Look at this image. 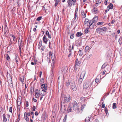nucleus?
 Returning <instances> with one entry per match:
<instances>
[{
	"label": "nucleus",
	"mask_w": 122,
	"mask_h": 122,
	"mask_svg": "<svg viewBox=\"0 0 122 122\" xmlns=\"http://www.w3.org/2000/svg\"><path fill=\"white\" fill-rule=\"evenodd\" d=\"M35 115H36V116H37L38 115V112L36 111V112L35 113Z\"/></svg>",
	"instance_id": "obj_55"
},
{
	"label": "nucleus",
	"mask_w": 122,
	"mask_h": 122,
	"mask_svg": "<svg viewBox=\"0 0 122 122\" xmlns=\"http://www.w3.org/2000/svg\"><path fill=\"white\" fill-rule=\"evenodd\" d=\"M62 70H61L62 72L63 73V80L64 81L66 77L67 76L66 71L68 69L66 66H64L62 68Z\"/></svg>",
	"instance_id": "obj_5"
},
{
	"label": "nucleus",
	"mask_w": 122,
	"mask_h": 122,
	"mask_svg": "<svg viewBox=\"0 0 122 122\" xmlns=\"http://www.w3.org/2000/svg\"><path fill=\"white\" fill-rule=\"evenodd\" d=\"M107 2L106 1H104V3L105 5H107Z\"/></svg>",
	"instance_id": "obj_60"
},
{
	"label": "nucleus",
	"mask_w": 122,
	"mask_h": 122,
	"mask_svg": "<svg viewBox=\"0 0 122 122\" xmlns=\"http://www.w3.org/2000/svg\"><path fill=\"white\" fill-rule=\"evenodd\" d=\"M55 0L56 2V3L55 5V6H56L59 3L60 0Z\"/></svg>",
	"instance_id": "obj_25"
},
{
	"label": "nucleus",
	"mask_w": 122,
	"mask_h": 122,
	"mask_svg": "<svg viewBox=\"0 0 122 122\" xmlns=\"http://www.w3.org/2000/svg\"><path fill=\"white\" fill-rule=\"evenodd\" d=\"M90 28H88V27H87L86 28V29L85 32L86 34L88 32V29Z\"/></svg>",
	"instance_id": "obj_32"
},
{
	"label": "nucleus",
	"mask_w": 122,
	"mask_h": 122,
	"mask_svg": "<svg viewBox=\"0 0 122 122\" xmlns=\"http://www.w3.org/2000/svg\"><path fill=\"white\" fill-rule=\"evenodd\" d=\"M99 79L96 78L95 80V81L96 83H97L99 81Z\"/></svg>",
	"instance_id": "obj_47"
},
{
	"label": "nucleus",
	"mask_w": 122,
	"mask_h": 122,
	"mask_svg": "<svg viewBox=\"0 0 122 122\" xmlns=\"http://www.w3.org/2000/svg\"><path fill=\"white\" fill-rule=\"evenodd\" d=\"M44 81V79H41L40 82L41 83H42Z\"/></svg>",
	"instance_id": "obj_52"
},
{
	"label": "nucleus",
	"mask_w": 122,
	"mask_h": 122,
	"mask_svg": "<svg viewBox=\"0 0 122 122\" xmlns=\"http://www.w3.org/2000/svg\"><path fill=\"white\" fill-rule=\"evenodd\" d=\"M74 36V34H72L70 36V37L71 39H73Z\"/></svg>",
	"instance_id": "obj_41"
},
{
	"label": "nucleus",
	"mask_w": 122,
	"mask_h": 122,
	"mask_svg": "<svg viewBox=\"0 0 122 122\" xmlns=\"http://www.w3.org/2000/svg\"><path fill=\"white\" fill-rule=\"evenodd\" d=\"M42 74V72L40 71V76H39L40 77H41V76Z\"/></svg>",
	"instance_id": "obj_62"
},
{
	"label": "nucleus",
	"mask_w": 122,
	"mask_h": 122,
	"mask_svg": "<svg viewBox=\"0 0 122 122\" xmlns=\"http://www.w3.org/2000/svg\"><path fill=\"white\" fill-rule=\"evenodd\" d=\"M36 64V62H35V61L34 63L33 62H31V64L32 65H34L35 64Z\"/></svg>",
	"instance_id": "obj_48"
},
{
	"label": "nucleus",
	"mask_w": 122,
	"mask_h": 122,
	"mask_svg": "<svg viewBox=\"0 0 122 122\" xmlns=\"http://www.w3.org/2000/svg\"><path fill=\"white\" fill-rule=\"evenodd\" d=\"M67 119V115H66L63 119V122H66Z\"/></svg>",
	"instance_id": "obj_34"
},
{
	"label": "nucleus",
	"mask_w": 122,
	"mask_h": 122,
	"mask_svg": "<svg viewBox=\"0 0 122 122\" xmlns=\"http://www.w3.org/2000/svg\"><path fill=\"white\" fill-rule=\"evenodd\" d=\"M3 121L4 122H6L7 121V118L5 117V115L4 114L3 115Z\"/></svg>",
	"instance_id": "obj_18"
},
{
	"label": "nucleus",
	"mask_w": 122,
	"mask_h": 122,
	"mask_svg": "<svg viewBox=\"0 0 122 122\" xmlns=\"http://www.w3.org/2000/svg\"><path fill=\"white\" fill-rule=\"evenodd\" d=\"M65 106L66 105H61V109H62V111L63 112H64V111H63V110L65 111L66 109Z\"/></svg>",
	"instance_id": "obj_22"
},
{
	"label": "nucleus",
	"mask_w": 122,
	"mask_h": 122,
	"mask_svg": "<svg viewBox=\"0 0 122 122\" xmlns=\"http://www.w3.org/2000/svg\"><path fill=\"white\" fill-rule=\"evenodd\" d=\"M98 17L97 16H95L93 19L92 20H91V24L94 25V26L96 22L98 20Z\"/></svg>",
	"instance_id": "obj_10"
},
{
	"label": "nucleus",
	"mask_w": 122,
	"mask_h": 122,
	"mask_svg": "<svg viewBox=\"0 0 122 122\" xmlns=\"http://www.w3.org/2000/svg\"><path fill=\"white\" fill-rule=\"evenodd\" d=\"M89 46H86L85 47V51H87L89 49Z\"/></svg>",
	"instance_id": "obj_39"
},
{
	"label": "nucleus",
	"mask_w": 122,
	"mask_h": 122,
	"mask_svg": "<svg viewBox=\"0 0 122 122\" xmlns=\"http://www.w3.org/2000/svg\"><path fill=\"white\" fill-rule=\"evenodd\" d=\"M71 108L70 107H68V108L67 110V111L68 112H71Z\"/></svg>",
	"instance_id": "obj_35"
},
{
	"label": "nucleus",
	"mask_w": 122,
	"mask_h": 122,
	"mask_svg": "<svg viewBox=\"0 0 122 122\" xmlns=\"http://www.w3.org/2000/svg\"><path fill=\"white\" fill-rule=\"evenodd\" d=\"M12 35V37L13 38V40H14L15 38V37L13 35Z\"/></svg>",
	"instance_id": "obj_57"
},
{
	"label": "nucleus",
	"mask_w": 122,
	"mask_h": 122,
	"mask_svg": "<svg viewBox=\"0 0 122 122\" xmlns=\"http://www.w3.org/2000/svg\"><path fill=\"white\" fill-rule=\"evenodd\" d=\"M5 57L7 60L9 61L10 60V57L9 56V55L8 54H7L5 56Z\"/></svg>",
	"instance_id": "obj_23"
},
{
	"label": "nucleus",
	"mask_w": 122,
	"mask_h": 122,
	"mask_svg": "<svg viewBox=\"0 0 122 122\" xmlns=\"http://www.w3.org/2000/svg\"><path fill=\"white\" fill-rule=\"evenodd\" d=\"M81 63V62L80 61H79L78 60V59L77 58H76V59L75 64V65L74 66V70H77V68L76 67V66H80Z\"/></svg>",
	"instance_id": "obj_9"
},
{
	"label": "nucleus",
	"mask_w": 122,
	"mask_h": 122,
	"mask_svg": "<svg viewBox=\"0 0 122 122\" xmlns=\"http://www.w3.org/2000/svg\"><path fill=\"white\" fill-rule=\"evenodd\" d=\"M70 85V82L69 80H68L66 82V86H68Z\"/></svg>",
	"instance_id": "obj_40"
},
{
	"label": "nucleus",
	"mask_w": 122,
	"mask_h": 122,
	"mask_svg": "<svg viewBox=\"0 0 122 122\" xmlns=\"http://www.w3.org/2000/svg\"><path fill=\"white\" fill-rule=\"evenodd\" d=\"M112 108L113 109H115L117 108L116 104V103H113V104Z\"/></svg>",
	"instance_id": "obj_28"
},
{
	"label": "nucleus",
	"mask_w": 122,
	"mask_h": 122,
	"mask_svg": "<svg viewBox=\"0 0 122 122\" xmlns=\"http://www.w3.org/2000/svg\"><path fill=\"white\" fill-rule=\"evenodd\" d=\"M20 81H22V82H23L24 80V79L23 78V79H22L21 78L20 79Z\"/></svg>",
	"instance_id": "obj_61"
},
{
	"label": "nucleus",
	"mask_w": 122,
	"mask_h": 122,
	"mask_svg": "<svg viewBox=\"0 0 122 122\" xmlns=\"http://www.w3.org/2000/svg\"><path fill=\"white\" fill-rule=\"evenodd\" d=\"M24 117L26 121H29V118L27 116V113L25 112L24 114Z\"/></svg>",
	"instance_id": "obj_19"
},
{
	"label": "nucleus",
	"mask_w": 122,
	"mask_h": 122,
	"mask_svg": "<svg viewBox=\"0 0 122 122\" xmlns=\"http://www.w3.org/2000/svg\"><path fill=\"white\" fill-rule=\"evenodd\" d=\"M104 23V22H99L97 23V25H103Z\"/></svg>",
	"instance_id": "obj_27"
},
{
	"label": "nucleus",
	"mask_w": 122,
	"mask_h": 122,
	"mask_svg": "<svg viewBox=\"0 0 122 122\" xmlns=\"http://www.w3.org/2000/svg\"><path fill=\"white\" fill-rule=\"evenodd\" d=\"M107 66V65H106L105 64V63H104L102 66L101 68L102 69H104Z\"/></svg>",
	"instance_id": "obj_38"
},
{
	"label": "nucleus",
	"mask_w": 122,
	"mask_h": 122,
	"mask_svg": "<svg viewBox=\"0 0 122 122\" xmlns=\"http://www.w3.org/2000/svg\"><path fill=\"white\" fill-rule=\"evenodd\" d=\"M105 113H106V114H108V109L107 108H105Z\"/></svg>",
	"instance_id": "obj_43"
},
{
	"label": "nucleus",
	"mask_w": 122,
	"mask_h": 122,
	"mask_svg": "<svg viewBox=\"0 0 122 122\" xmlns=\"http://www.w3.org/2000/svg\"><path fill=\"white\" fill-rule=\"evenodd\" d=\"M50 56H47V57L46 59V61L48 62H49L50 61Z\"/></svg>",
	"instance_id": "obj_36"
},
{
	"label": "nucleus",
	"mask_w": 122,
	"mask_h": 122,
	"mask_svg": "<svg viewBox=\"0 0 122 122\" xmlns=\"http://www.w3.org/2000/svg\"><path fill=\"white\" fill-rule=\"evenodd\" d=\"M115 22V20H112V21H111V23L112 24H113Z\"/></svg>",
	"instance_id": "obj_56"
},
{
	"label": "nucleus",
	"mask_w": 122,
	"mask_h": 122,
	"mask_svg": "<svg viewBox=\"0 0 122 122\" xmlns=\"http://www.w3.org/2000/svg\"><path fill=\"white\" fill-rule=\"evenodd\" d=\"M105 104L103 102L102 103V107L103 108H104L105 107Z\"/></svg>",
	"instance_id": "obj_54"
},
{
	"label": "nucleus",
	"mask_w": 122,
	"mask_h": 122,
	"mask_svg": "<svg viewBox=\"0 0 122 122\" xmlns=\"http://www.w3.org/2000/svg\"><path fill=\"white\" fill-rule=\"evenodd\" d=\"M82 80H82V79L79 78V79L78 80V83L79 84H81L82 83Z\"/></svg>",
	"instance_id": "obj_30"
},
{
	"label": "nucleus",
	"mask_w": 122,
	"mask_h": 122,
	"mask_svg": "<svg viewBox=\"0 0 122 122\" xmlns=\"http://www.w3.org/2000/svg\"><path fill=\"white\" fill-rule=\"evenodd\" d=\"M82 35V33L81 32H78L76 33V36L77 37H79L81 36Z\"/></svg>",
	"instance_id": "obj_21"
},
{
	"label": "nucleus",
	"mask_w": 122,
	"mask_h": 122,
	"mask_svg": "<svg viewBox=\"0 0 122 122\" xmlns=\"http://www.w3.org/2000/svg\"><path fill=\"white\" fill-rule=\"evenodd\" d=\"M85 73L84 72H82V73H81L80 76V77L79 78L81 79L82 80H83L84 77L85 76Z\"/></svg>",
	"instance_id": "obj_12"
},
{
	"label": "nucleus",
	"mask_w": 122,
	"mask_h": 122,
	"mask_svg": "<svg viewBox=\"0 0 122 122\" xmlns=\"http://www.w3.org/2000/svg\"><path fill=\"white\" fill-rule=\"evenodd\" d=\"M49 56H51V59H52V61H53V64L52 66H53L54 65V58H53V59L52 58V56H53L52 53L51 52H50L49 53Z\"/></svg>",
	"instance_id": "obj_17"
},
{
	"label": "nucleus",
	"mask_w": 122,
	"mask_h": 122,
	"mask_svg": "<svg viewBox=\"0 0 122 122\" xmlns=\"http://www.w3.org/2000/svg\"><path fill=\"white\" fill-rule=\"evenodd\" d=\"M81 14L82 15L81 17L82 18H85L86 17V14L84 11L82 12Z\"/></svg>",
	"instance_id": "obj_20"
},
{
	"label": "nucleus",
	"mask_w": 122,
	"mask_h": 122,
	"mask_svg": "<svg viewBox=\"0 0 122 122\" xmlns=\"http://www.w3.org/2000/svg\"><path fill=\"white\" fill-rule=\"evenodd\" d=\"M32 100L35 102H37V100L36 99H35L34 97L33 98Z\"/></svg>",
	"instance_id": "obj_53"
},
{
	"label": "nucleus",
	"mask_w": 122,
	"mask_h": 122,
	"mask_svg": "<svg viewBox=\"0 0 122 122\" xmlns=\"http://www.w3.org/2000/svg\"><path fill=\"white\" fill-rule=\"evenodd\" d=\"M58 89H59V88H60V87L61 86V85H60V81H59V80H58Z\"/></svg>",
	"instance_id": "obj_31"
},
{
	"label": "nucleus",
	"mask_w": 122,
	"mask_h": 122,
	"mask_svg": "<svg viewBox=\"0 0 122 122\" xmlns=\"http://www.w3.org/2000/svg\"><path fill=\"white\" fill-rule=\"evenodd\" d=\"M108 6L110 8V9H112L113 8V5L112 3H110Z\"/></svg>",
	"instance_id": "obj_26"
},
{
	"label": "nucleus",
	"mask_w": 122,
	"mask_h": 122,
	"mask_svg": "<svg viewBox=\"0 0 122 122\" xmlns=\"http://www.w3.org/2000/svg\"><path fill=\"white\" fill-rule=\"evenodd\" d=\"M70 86L72 90L74 91H76L77 90V87L75 84L73 82L71 84Z\"/></svg>",
	"instance_id": "obj_11"
},
{
	"label": "nucleus",
	"mask_w": 122,
	"mask_h": 122,
	"mask_svg": "<svg viewBox=\"0 0 122 122\" xmlns=\"http://www.w3.org/2000/svg\"><path fill=\"white\" fill-rule=\"evenodd\" d=\"M78 104L77 102L75 101H74L73 102V109L75 111H76V112L78 113L79 110V108L78 106Z\"/></svg>",
	"instance_id": "obj_7"
},
{
	"label": "nucleus",
	"mask_w": 122,
	"mask_h": 122,
	"mask_svg": "<svg viewBox=\"0 0 122 122\" xmlns=\"http://www.w3.org/2000/svg\"><path fill=\"white\" fill-rule=\"evenodd\" d=\"M76 2V0H68L67 1L68 4V6L70 7L72 5H74L75 4Z\"/></svg>",
	"instance_id": "obj_8"
},
{
	"label": "nucleus",
	"mask_w": 122,
	"mask_h": 122,
	"mask_svg": "<svg viewBox=\"0 0 122 122\" xmlns=\"http://www.w3.org/2000/svg\"><path fill=\"white\" fill-rule=\"evenodd\" d=\"M71 46H70L69 47L68 50L70 52H71Z\"/></svg>",
	"instance_id": "obj_42"
},
{
	"label": "nucleus",
	"mask_w": 122,
	"mask_h": 122,
	"mask_svg": "<svg viewBox=\"0 0 122 122\" xmlns=\"http://www.w3.org/2000/svg\"><path fill=\"white\" fill-rule=\"evenodd\" d=\"M20 119V114H19L18 116V120L16 121V122H19V120Z\"/></svg>",
	"instance_id": "obj_44"
},
{
	"label": "nucleus",
	"mask_w": 122,
	"mask_h": 122,
	"mask_svg": "<svg viewBox=\"0 0 122 122\" xmlns=\"http://www.w3.org/2000/svg\"><path fill=\"white\" fill-rule=\"evenodd\" d=\"M78 53L79 55L80 56H82L83 54V53L81 50H79V51Z\"/></svg>",
	"instance_id": "obj_33"
},
{
	"label": "nucleus",
	"mask_w": 122,
	"mask_h": 122,
	"mask_svg": "<svg viewBox=\"0 0 122 122\" xmlns=\"http://www.w3.org/2000/svg\"><path fill=\"white\" fill-rule=\"evenodd\" d=\"M9 109L10 112L11 113L12 111V107H10L9 108Z\"/></svg>",
	"instance_id": "obj_45"
},
{
	"label": "nucleus",
	"mask_w": 122,
	"mask_h": 122,
	"mask_svg": "<svg viewBox=\"0 0 122 122\" xmlns=\"http://www.w3.org/2000/svg\"><path fill=\"white\" fill-rule=\"evenodd\" d=\"M36 109V107L35 106H33V110L32 111H35Z\"/></svg>",
	"instance_id": "obj_50"
},
{
	"label": "nucleus",
	"mask_w": 122,
	"mask_h": 122,
	"mask_svg": "<svg viewBox=\"0 0 122 122\" xmlns=\"http://www.w3.org/2000/svg\"><path fill=\"white\" fill-rule=\"evenodd\" d=\"M85 106L86 105L85 104H83L82 105H81V110H83V109L85 107Z\"/></svg>",
	"instance_id": "obj_37"
},
{
	"label": "nucleus",
	"mask_w": 122,
	"mask_h": 122,
	"mask_svg": "<svg viewBox=\"0 0 122 122\" xmlns=\"http://www.w3.org/2000/svg\"><path fill=\"white\" fill-rule=\"evenodd\" d=\"M90 118L89 117H87L85 119V122H89L90 121Z\"/></svg>",
	"instance_id": "obj_29"
},
{
	"label": "nucleus",
	"mask_w": 122,
	"mask_h": 122,
	"mask_svg": "<svg viewBox=\"0 0 122 122\" xmlns=\"http://www.w3.org/2000/svg\"><path fill=\"white\" fill-rule=\"evenodd\" d=\"M41 88L39 90V93L40 95L44 96L46 94L47 86H45L44 84H42L41 86Z\"/></svg>",
	"instance_id": "obj_1"
},
{
	"label": "nucleus",
	"mask_w": 122,
	"mask_h": 122,
	"mask_svg": "<svg viewBox=\"0 0 122 122\" xmlns=\"http://www.w3.org/2000/svg\"><path fill=\"white\" fill-rule=\"evenodd\" d=\"M93 12L94 13V14H95L97 13L98 12V10L96 8H94L92 10Z\"/></svg>",
	"instance_id": "obj_14"
},
{
	"label": "nucleus",
	"mask_w": 122,
	"mask_h": 122,
	"mask_svg": "<svg viewBox=\"0 0 122 122\" xmlns=\"http://www.w3.org/2000/svg\"><path fill=\"white\" fill-rule=\"evenodd\" d=\"M46 36H47L49 38H51V36L50 34H49L48 31V30H47L46 32Z\"/></svg>",
	"instance_id": "obj_16"
},
{
	"label": "nucleus",
	"mask_w": 122,
	"mask_h": 122,
	"mask_svg": "<svg viewBox=\"0 0 122 122\" xmlns=\"http://www.w3.org/2000/svg\"><path fill=\"white\" fill-rule=\"evenodd\" d=\"M93 82L90 80H89L85 82L83 85V88L86 89L89 86H91L92 85Z\"/></svg>",
	"instance_id": "obj_4"
},
{
	"label": "nucleus",
	"mask_w": 122,
	"mask_h": 122,
	"mask_svg": "<svg viewBox=\"0 0 122 122\" xmlns=\"http://www.w3.org/2000/svg\"><path fill=\"white\" fill-rule=\"evenodd\" d=\"M91 20L89 21V20L87 18L86 19L84 22V24L85 26L87 25V27H88V28L92 29L94 27V25L91 24Z\"/></svg>",
	"instance_id": "obj_3"
},
{
	"label": "nucleus",
	"mask_w": 122,
	"mask_h": 122,
	"mask_svg": "<svg viewBox=\"0 0 122 122\" xmlns=\"http://www.w3.org/2000/svg\"><path fill=\"white\" fill-rule=\"evenodd\" d=\"M77 14H76H76L75 15V17L74 18L75 19V20H76V19L77 17Z\"/></svg>",
	"instance_id": "obj_64"
},
{
	"label": "nucleus",
	"mask_w": 122,
	"mask_h": 122,
	"mask_svg": "<svg viewBox=\"0 0 122 122\" xmlns=\"http://www.w3.org/2000/svg\"><path fill=\"white\" fill-rule=\"evenodd\" d=\"M43 41L46 44L47 41V38L46 36L44 35L43 38Z\"/></svg>",
	"instance_id": "obj_15"
},
{
	"label": "nucleus",
	"mask_w": 122,
	"mask_h": 122,
	"mask_svg": "<svg viewBox=\"0 0 122 122\" xmlns=\"http://www.w3.org/2000/svg\"><path fill=\"white\" fill-rule=\"evenodd\" d=\"M109 7V6H107V11H109L110 9V8Z\"/></svg>",
	"instance_id": "obj_58"
},
{
	"label": "nucleus",
	"mask_w": 122,
	"mask_h": 122,
	"mask_svg": "<svg viewBox=\"0 0 122 122\" xmlns=\"http://www.w3.org/2000/svg\"><path fill=\"white\" fill-rule=\"evenodd\" d=\"M26 107H27L28 106V102L27 101H26Z\"/></svg>",
	"instance_id": "obj_49"
},
{
	"label": "nucleus",
	"mask_w": 122,
	"mask_h": 122,
	"mask_svg": "<svg viewBox=\"0 0 122 122\" xmlns=\"http://www.w3.org/2000/svg\"><path fill=\"white\" fill-rule=\"evenodd\" d=\"M61 97H64L65 102H69L71 100V97L70 95L63 92L61 93Z\"/></svg>",
	"instance_id": "obj_2"
},
{
	"label": "nucleus",
	"mask_w": 122,
	"mask_h": 122,
	"mask_svg": "<svg viewBox=\"0 0 122 122\" xmlns=\"http://www.w3.org/2000/svg\"><path fill=\"white\" fill-rule=\"evenodd\" d=\"M42 18V17L41 16H40L38 17L37 19L36 20H37L38 21H39Z\"/></svg>",
	"instance_id": "obj_46"
},
{
	"label": "nucleus",
	"mask_w": 122,
	"mask_h": 122,
	"mask_svg": "<svg viewBox=\"0 0 122 122\" xmlns=\"http://www.w3.org/2000/svg\"><path fill=\"white\" fill-rule=\"evenodd\" d=\"M70 53L69 54V55L68 56V57H69L70 56H71V54H72V52H70Z\"/></svg>",
	"instance_id": "obj_59"
},
{
	"label": "nucleus",
	"mask_w": 122,
	"mask_h": 122,
	"mask_svg": "<svg viewBox=\"0 0 122 122\" xmlns=\"http://www.w3.org/2000/svg\"><path fill=\"white\" fill-rule=\"evenodd\" d=\"M118 42L120 45H121L122 43V37L121 36L119 39Z\"/></svg>",
	"instance_id": "obj_24"
},
{
	"label": "nucleus",
	"mask_w": 122,
	"mask_h": 122,
	"mask_svg": "<svg viewBox=\"0 0 122 122\" xmlns=\"http://www.w3.org/2000/svg\"><path fill=\"white\" fill-rule=\"evenodd\" d=\"M45 49V46H42L41 48V50L43 51Z\"/></svg>",
	"instance_id": "obj_51"
},
{
	"label": "nucleus",
	"mask_w": 122,
	"mask_h": 122,
	"mask_svg": "<svg viewBox=\"0 0 122 122\" xmlns=\"http://www.w3.org/2000/svg\"><path fill=\"white\" fill-rule=\"evenodd\" d=\"M106 97V96L105 95L103 96L102 99H103V100H104L105 99V98Z\"/></svg>",
	"instance_id": "obj_63"
},
{
	"label": "nucleus",
	"mask_w": 122,
	"mask_h": 122,
	"mask_svg": "<svg viewBox=\"0 0 122 122\" xmlns=\"http://www.w3.org/2000/svg\"><path fill=\"white\" fill-rule=\"evenodd\" d=\"M39 91L37 89H36L35 91V94L36 96V98H37L39 97Z\"/></svg>",
	"instance_id": "obj_13"
},
{
	"label": "nucleus",
	"mask_w": 122,
	"mask_h": 122,
	"mask_svg": "<svg viewBox=\"0 0 122 122\" xmlns=\"http://www.w3.org/2000/svg\"><path fill=\"white\" fill-rule=\"evenodd\" d=\"M107 30V28L106 27L102 28H97L96 29V32L97 33L101 34L103 32H106Z\"/></svg>",
	"instance_id": "obj_6"
}]
</instances>
